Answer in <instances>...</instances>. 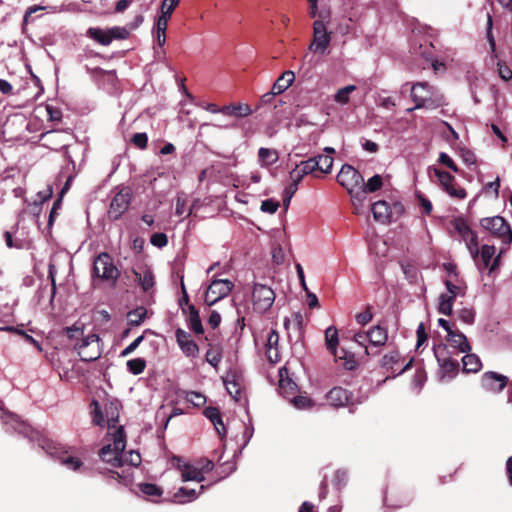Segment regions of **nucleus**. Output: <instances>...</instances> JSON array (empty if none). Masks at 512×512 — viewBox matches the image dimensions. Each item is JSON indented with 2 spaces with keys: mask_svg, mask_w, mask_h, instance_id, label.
I'll list each match as a JSON object with an SVG mask.
<instances>
[{
  "mask_svg": "<svg viewBox=\"0 0 512 512\" xmlns=\"http://www.w3.org/2000/svg\"><path fill=\"white\" fill-rule=\"evenodd\" d=\"M113 444L108 443L104 445L99 456L101 460L109 464L112 468H119L124 466L123 452L126 447V439L123 426H119L115 432H108Z\"/></svg>",
  "mask_w": 512,
  "mask_h": 512,
  "instance_id": "1",
  "label": "nucleus"
},
{
  "mask_svg": "<svg viewBox=\"0 0 512 512\" xmlns=\"http://www.w3.org/2000/svg\"><path fill=\"white\" fill-rule=\"evenodd\" d=\"M92 421L95 425H107L109 432H115L119 427L116 426L119 418V403L118 401H105L99 403L96 400L92 401Z\"/></svg>",
  "mask_w": 512,
  "mask_h": 512,
  "instance_id": "2",
  "label": "nucleus"
},
{
  "mask_svg": "<svg viewBox=\"0 0 512 512\" xmlns=\"http://www.w3.org/2000/svg\"><path fill=\"white\" fill-rule=\"evenodd\" d=\"M411 97L416 103L414 109L436 108L443 103V96L427 82H418L411 87Z\"/></svg>",
  "mask_w": 512,
  "mask_h": 512,
  "instance_id": "3",
  "label": "nucleus"
},
{
  "mask_svg": "<svg viewBox=\"0 0 512 512\" xmlns=\"http://www.w3.org/2000/svg\"><path fill=\"white\" fill-rule=\"evenodd\" d=\"M86 36L103 46H108L113 40L127 39L130 36V31L126 27L120 26H113L108 29L90 27L86 31Z\"/></svg>",
  "mask_w": 512,
  "mask_h": 512,
  "instance_id": "4",
  "label": "nucleus"
},
{
  "mask_svg": "<svg viewBox=\"0 0 512 512\" xmlns=\"http://www.w3.org/2000/svg\"><path fill=\"white\" fill-rule=\"evenodd\" d=\"M337 182L354 198L360 196L363 187V177L353 166L344 164L337 175Z\"/></svg>",
  "mask_w": 512,
  "mask_h": 512,
  "instance_id": "5",
  "label": "nucleus"
},
{
  "mask_svg": "<svg viewBox=\"0 0 512 512\" xmlns=\"http://www.w3.org/2000/svg\"><path fill=\"white\" fill-rule=\"evenodd\" d=\"M93 273L96 277L108 282H116L120 273L114 265L113 259L108 253L99 254L93 265Z\"/></svg>",
  "mask_w": 512,
  "mask_h": 512,
  "instance_id": "6",
  "label": "nucleus"
},
{
  "mask_svg": "<svg viewBox=\"0 0 512 512\" xmlns=\"http://www.w3.org/2000/svg\"><path fill=\"white\" fill-rule=\"evenodd\" d=\"M483 228L491 232L497 237L503 244H511L512 242V230L510 225L501 216H494L485 218L481 221Z\"/></svg>",
  "mask_w": 512,
  "mask_h": 512,
  "instance_id": "7",
  "label": "nucleus"
},
{
  "mask_svg": "<svg viewBox=\"0 0 512 512\" xmlns=\"http://www.w3.org/2000/svg\"><path fill=\"white\" fill-rule=\"evenodd\" d=\"M275 301V292L264 284H255L252 291L253 309L258 313H266Z\"/></svg>",
  "mask_w": 512,
  "mask_h": 512,
  "instance_id": "8",
  "label": "nucleus"
},
{
  "mask_svg": "<svg viewBox=\"0 0 512 512\" xmlns=\"http://www.w3.org/2000/svg\"><path fill=\"white\" fill-rule=\"evenodd\" d=\"M454 230L458 233L461 239L465 242L471 257L476 260L479 255L478 237L471 229L466 220L463 218H456L452 221Z\"/></svg>",
  "mask_w": 512,
  "mask_h": 512,
  "instance_id": "9",
  "label": "nucleus"
},
{
  "mask_svg": "<svg viewBox=\"0 0 512 512\" xmlns=\"http://www.w3.org/2000/svg\"><path fill=\"white\" fill-rule=\"evenodd\" d=\"M78 354L83 361H95L100 358L102 350L100 338L97 334L91 333L76 345Z\"/></svg>",
  "mask_w": 512,
  "mask_h": 512,
  "instance_id": "10",
  "label": "nucleus"
},
{
  "mask_svg": "<svg viewBox=\"0 0 512 512\" xmlns=\"http://www.w3.org/2000/svg\"><path fill=\"white\" fill-rule=\"evenodd\" d=\"M331 41L330 33L327 31L326 25L321 20H316L313 23V39L309 45V50L324 54Z\"/></svg>",
  "mask_w": 512,
  "mask_h": 512,
  "instance_id": "11",
  "label": "nucleus"
},
{
  "mask_svg": "<svg viewBox=\"0 0 512 512\" xmlns=\"http://www.w3.org/2000/svg\"><path fill=\"white\" fill-rule=\"evenodd\" d=\"M233 283L228 279H216L211 282L205 293V303L214 305L226 297L233 289Z\"/></svg>",
  "mask_w": 512,
  "mask_h": 512,
  "instance_id": "12",
  "label": "nucleus"
},
{
  "mask_svg": "<svg viewBox=\"0 0 512 512\" xmlns=\"http://www.w3.org/2000/svg\"><path fill=\"white\" fill-rule=\"evenodd\" d=\"M433 350L443 376L453 377L459 368L458 360L451 357L446 345H437Z\"/></svg>",
  "mask_w": 512,
  "mask_h": 512,
  "instance_id": "13",
  "label": "nucleus"
},
{
  "mask_svg": "<svg viewBox=\"0 0 512 512\" xmlns=\"http://www.w3.org/2000/svg\"><path fill=\"white\" fill-rule=\"evenodd\" d=\"M43 448L46 449L49 455L58 458L60 463L67 469L78 471L82 466V461L78 457L68 454L67 451L63 450V448L54 442L47 441Z\"/></svg>",
  "mask_w": 512,
  "mask_h": 512,
  "instance_id": "14",
  "label": "nucleus"
},
{
  "mask_svg": "<svg viewBox=\"0 0 512 512\" xmlns=\"http://www.w3.org/2000/svg\"><path fill=\"white\" fill-rule=\"evenodd\" d=\"M131 202V191L128 187L121 188L112 198L108 215L110 219H119L128 209Z\"/></svg>",
  "mask_w": 512,
  "mask_h": 512,
  "instance_id": "15",
  "label": "nucleus"
},
{
  "mask_svg": "<svg viewBox=\"0 0 512 512\" xmlns=\"http://www.w3.org/2000/svg\"><path fill=\"white\" fill-rule=\"evenodd\" d=\"M175 337L179 348L186 357L195 359L199 356V346L191 338V335L188 332L178 328L175 332Z\"/></svg>",
  "mask_w": 512,
  "mask_h": 512,
  "instance_id": "16",
  "label": "nucleus"
},
{
  "mask_svg": "<svg viewBox=\"0 0 512 512\" xmlns=\"http://www.w3.org/2000/svg\"><path fill=\"white\" fill-rule=\"evenodd\" d=\"M382 365L386 370L400 374L410 367L411 360L405 363V358H402L398 351H391L384 355Z\"/></svg>",
  "mask_w": 512,
  "mask_h": 512,
  "instance_id": "17",
  "label": "nucleus"
},
{
  "mask_svg": "<svg viewBox=\"0 0 512 512\" xmlns=\"http://www.w3.org/2000/svg\"><path fill=\"white\" fill-rule=\"evenodd\" d=\"M213 468L212 462L208 461L203 467H198L191 464H184L180 467L183 481H197L204 480L205 472Z\"/></svg>",
  "mask_w": 512,
  "mask_h": 512,
  "instance_id": "18",
  "label": "nucleus"
},
{
  "mask_svg": "<svg viewBox=\"0 0 512 512\" xmlns=\"http://www.w3.org/2000/svg\"><path fill=\"white\" fill-rule=\"evenodd\" d=\"M508 382V378L502 374L496 372H486L483 374L481 379L482 386L492 392L501 391Z\"/></svg>",
  "mask_w": 512,
  "mask_h": 512,
  "instance_id": "19",
  "label": "nucleus"
},
{
  "mask_svg": "<svg viewBox=\"0 0 512 512\" xmlns=\"http://www.w3.org/2000/svg\"><path fill=\"white\" fill-rule=\"evenodd\" d=\"M278 343L279 335L275 330L271 329L266 335L265 355L268 361L272 364L277 363L280 360Z\"/></svg>",
  "mask_w": 512,
  "mask_h": 512,
  "instance_id": "20",
  "label": "nucleus"
},
{
  "mask_svg": "<svg viewBox=\"0 0 512 512\" xmlns=\"http://www.w3.org/2000/svg\"><path fill=\"white\" fill-rule=\"evenodd\" d=\"M495 254V247L492 245H483L481 249L479 250V255L481 263L478 264L479 271L481 273L484 272V270H488L489 273H492L496 267L498 266V258H496L492 264H490L492 257Z\"/></svg>",
  "mask_w": 512,
  "mask_h": 512,
  "instance_id": "21",
  "label": "nucleus"
},
{
  "mask_svg": "<svg viewBox=\"0 0 512 512\" xmlns=\"http://www.w3.org/2000/svg\"><path fill=\"white\" fill-rule=\"evenodd\" d=\"M447 342L449 347L453 348L457 354L467 353L471 350L467 337L458 330H449Z\"/></svg>",
  "mask_w": 512,
  "mask_h": 512,
  "instance_id": "22",
  "label": "nucleus"
},
{
  "mask_svg": "<svg viewBox=\"0 0 512 512\" xmlns=\"http://www.w3.org/2000/svg\"><path fill=\"white\" fill-rule=\"evenodd\" d=\"M251 107L246 103H231L221 107V114L231 118H244L252 114Z\"/></svg>",
  "mask_w": 512,
  "mask_h": 512,
  "instance_id": "23",
  "label": "nucleus"
},
{
  "mask_svg": "<svg viewBox=\"0 0 512 512\" xmlns=\"http://www.w3.org/2000/svg\"><path fill=\"white\" fill-rule=\"evenodd\" d=\"M327 401L331 406L342 407L350 400V393L342 387H334L327 393Z\"/></svg>",
  "mask_w": 512,
  "mask_h": 512,
  "instance_id": "24",
  "label": "nucleus"
},
{
  "mask_svg": "<svg viewBox=\"0 0 512 512\" xmlns=\"http://www.w3.org/2000/svg\"><path fill=\"white\" fill-rule=\"evenodd\" d=\"M295 74L293 71L287 70L274 82L271 91L275 95L285 92L294 82Z\"/></svg>",
  "mask_w": 512,
  "mask_h": 512,
  "instance_id": "25",
  "label": "nucleus"
},
{
  "mask_svg": "<svg viewBox=\"0 0 512 512\" xmlns=\"http://www.w3.org/2000/svg\"><path fill=\"white\" fill-rule=\"evenodd\" d=\"M204 415L213 423L220 438H224L226 435V429L219 409L215 407H208L204 410Z\"/></svg>",
  "mask_w": 512,
  "mask_h": 512,
  "instance_id": "26",
  "label": "nucleus"
},
{
  "mask_svg": "<svg viewBox=\"0 0 512 512\" xmlns=\"http://www.w3.org/2000/svg\"><path fill=\"white\" fill-rule=\"evenodd\" d=\"M135 280L141 286L144 292H150L155 285V278L153 272L145 268L141 271H134Z\"/></svg>",
  "mask_w": 512,
  "mask_h": 512,
  "instance_id": "27",
  "label": "nucleus"
},
{
  "mask_svg": "<svg viewBox=\"0 0 512 512\" xmlns=\"http://www.w3.org/2000/svg\"><path fill=\"white\" fill-rule=\"evenodd\" d=\"M331 354H333L335 361L339 362L340 365H342L346 370H353L357 365L354 354L346 351L343 348L336 349L335 351L331 352Z\"/></svg>",
  "mask_w": 512,
  "mask_h": 512,
  "instance_id": "28",
  "label": "nucleus"
},
{
  "mask_svg": "<svg viewBox=\"0 0 512 512\" xmlns=\"http://www.w3.org/2000/svg\"><path fill=\"white\" fill-rule=\"evenodd\" d=\"M367 333L369 343L373 346H382L386 343L388 339L387 331L379 325L374 326L373 328L368 330Z\"/></svg>",
  "mask_w": 512,
  "mask_h": 512,
  "instance_id": "29",
  "label": "nucleus"
},
{
  "mask_svg": "<svg viewBox=\"0 0 512 512\" xmlns=\"http://www.w3.org/2000/svg\"><path fill=\"white\" fill-rule=\"evenodd\" d=\"M373 217L376 221L385 223L389 220L391 212L385 201H377L372 205Z\"/></svg>",
  "mask_w": 512,
  "mask_h": 512,
  "instance_id": "30",
  "label": "nucleus"
},
{
  "mask_svg": "<svg viewBox=\"0 0 512 512\" xmlns=\"http://www.w3.org/2000/svg\"><path fill=\"white\" fill-rule=\"evenodd\" d=\"M204 486H200L199 492L195 489H189L186 487H182L178 489V491L174 494L175 502L177 503H186L191 502L197 498V496L203 491Z\"/></svg>",
  "mask_w": 512,
  "mask_h": 512,
  "instance_id": "31",
  "label": "nucleus"
},
{
  "mask_svg": "<svg viewBox=\"0 0 512 512\" xmlns=\"http://www.w3.org/2000/svg\"><path fill=\"white\" fill-rule=\"evenodd\" d=\"M462 363H463V370L466 372L476 373L482 367L480 358L476 354H472L469 352H467L466 355L463 356Z\"/></svg>",
  "mask_w": 512,
  "mask_h": 512,
  "instance_id": "32",
  "label": "nucleus"
},
{
  "mask_svg": "<svg viewBox=\"0 0 512 512\" xmlns=\"http://www.w3.org/2000/svg\"><path fill=\"white\" fill-rule=\"evenodd\" d=\"M188 327L194 333L201 335L204 332L201 319L197 309L194 306L189 307V315H188Z\"/></svg>",
  "mask_w": 512,
  "mask_h": 512,
  "instance_id": "33",
  "label": "nucleus"
},
{
  "mask_svg": "<svg viewBox=\"0 0 512 512\" xmlns=\"http://www.w3.org/2000/svg\"><path fill=\"white\" fill-rule=\"evenodd\" d=\"M356 89L357 87L355 85H347L338 89L334 95V101L340 105L348 104L351 93L356 91Z\"/></svg>",
  "mask_w": 512,
  "mask_h": 512,
  "instance_id": "34",
  "label": "nucleus"
},
{
  "mask_svg": "<svg viewBox=\"0 0 512 512\" xmlns=\"http://www.w3.org/2000/svg\"><path fill=\"white\" fill-rule=\"evenodd\" d=\"M338 340L337 328L335 326H329L325 330V343L330 353L338 349Z\"/></svg>",
  "mask_w": 512,
  "mask_h": 512,
  "instance_id": "35",
  "label": "nucleus"
},
{
  "mask_svg": "<svg viewBox=\"0 0 512 512\" xmlns=\"http://www.w3.org/2000/svg\"><path fill=\"white\" fill-rule=\"evenodd\" d=\"M140 492L148 497L150 500L159 498L162 495V490L156 484L153 483H140L138 485Z\"/></svg>",
  "mask_w": 512,
  "mask_h": 512,
  "instance_id": "36",
  "label": "nucleus"
},
{
  "mask_svg": "<svg viewBox=\"0 0 512 512\" xmlns=\"http://www.w3.org/2000/svg\"><path fill=\"white\" fill-rule=\"evenodd\" d=\"M455 297L453 295H448L447 293H443L439 297L438 311L444 315H450L452 313L453 303Z\"/></svg>",
  "mask_w": 512,
  "mask_h": 512,
  "instance_id": "37",
  "label": "nucleus"
},
{
  "mask_svg": "<svg viewBox=\"0 0 512 512\" xmlns=\"http://www.w3.org/2000/svg\"><path fill=\"white\" fill-rule=\"evenodd\" d=\"M147 315V310L144 307H137L130 311L127 315L128 323L131 326H139L143 323Z\"/></svg>",
  "mask_w": 512,
  "mask_h": 512,
  "instance_id": "38",
  "label": "nucleus"
},
{
  "mask_svg": "<svg viewBox=\"0 0 512 512\" xmlns=\"http://www.w3.org/2000/svg\"><path fill=\"white\" fill-rule=\"evenodd\" d=\"M258 156L264 166H270L278 160V154L273 149L262 147L258 151Z\"/></svg>",
  "mask_w": 512,
  "mask_h": 512,
  "instance_id": "39",
  "label": "nucleus"
},
{
  "mask_svg": "<svg viewBox=\"0 0 512 512\" xmlns=\"http://www.w3.org/2000/svg\"><path fill=\"white\" fill-rule=\"evenodd\" d=\"M382 185H383L382 177L378 174L374 175L367 181V183L363 182V187L360 190V196L367 192L373 193V192L379 190L382 187Z\"/></svg>",
  "mask_w": 512,
  "mask_h": 512,
  "instance_id": "40",
  "label": "nucleus"
},
{
  "mask_svg": "<svg viewBox=\"0 0 512 512\" xmlns=\"http://www.w3.org/2000/svg\"><path fill=\"white\" fill-rule=\"evenodd\" d=\"M224 384L226 387L227 392L235 399L239 400L241 396V386L240 384L235 380L234 376H232V379L230 377H227L224 379Z\"/></svg>",
  "mask_w": 512,
  "mask_h": 512,
  "instance_id": "41",
  "label": "nucleus"
},
{
  "mask_svg": "<svg viewBox=\"0 0 512 512\" xmlns=\"http://www.w3.org/2000/svg\"><path fill=\"white\" fill-rule=\"evenodd\" d=\"M316 158L317 170L322 173H330L333 166V158L330 155H319Z\"/></svg>",
  "mask_w": 512,
  "mask_h": 512,
  "instance_id": "42",
  "label": "nucleus"
},
{
  "mask_svg": "<svg viewBox=\"0 0 512 512\" xmlns=\"http://www.w3.org/2000/svg\"><path fill=\"white\" fill-rule=\"evenodd\" d=\"M451 198L457 199V200H464L467 197V193L463 187L458 185V183L455 181L453 182L450 187L444 190Z\"/></svg>",
  "mask_w": 512,
  "mask_h": 512,
  "instance_id": "43",
  "label": "nucleus"
},
{
  "mask_svg": "<svg viewBox=\"0 0 512 512\" xmlns=\"http://www.w3.org/2000/svg\"><path fill=\"white\" fill-rule=\"evenodd\" d=\"M434 173H435V176L438 178L439 184L443 190L450 187V185L456 181L455 177L446 171L435 169Z\"/></svg>",
  "mask_w": 512,
  "mask_h": 512,
  "instance_id": "44",
  "label": "nucleus"
},
{
  "mask_svg": "<svg viewBox=\"0 0 512 512\" xmlns=\"http://www.w3.org/2000/svg\"><path fill=\"white\" fill-rule=\"evenodd\" d=\"M179 3V0H163L159 8V15L171 18L174 9Z\"/></svg>",
  "mask_w": 512,
  "mask_h": 512,
  "instance_id": "45",
  "label": "nucleus"
},
{
  "mask_svg": "<svg viewBox=\"0 0 512 512\" xmlns=\"http://www.w3.org/2000/svg\"><path fill=\"white\" fill-rule=\"evenodd\" d=\"M146 367V361L142 358H134L127 362L128 371L134 375L141 374Z\"/></svg>",
  "mask_w": 512,
  "mask_h": 512,
  "instance_id": "46",
  "label": "nucleus"
},
{
  "mask_svg": "<svg viewBox=\"0 0 512 512\" xmlns=\"http://www.w3.org/2000/svg\"><path fill=\"white\" fill-rule=\"evenodd\" d=\"M291 403L297 409H309L314 405L313 401L306 394H300L293 397L291 399Z\"/></svg>",
  "mask_w": 512,
  "mask_h": 512,
  "instance_id": "47",
  "label": "nucleus"
},
{
  "mask_svg": "<svg viewBox=\"0 0 512 512\" xmlns=\"http://www.w3.org/2000/svg\"><path fill=\"white\" fill-rule=\"evenodd\" d=\"M123 462L129 464L132 467H137L141 464V456L139 452L131 450L127 454L123 453Z\"/></svg>",
  "mask_w": 512,
  "mask_h": 512,
  "instance_id": "48",
  "label": "nucleus"
},
{
  "mask_svg": "<svg viewBox=\"0 0 512 512\" xmlns=\"http://www.w3.org/2000/svg\"><path fill=\"white\" fill-rule=\"evenodd\" d=\"M186 400L195 407H201L206 403V397L195 391L188 392L186 394Z\"/></svg>",
  "mask_w": 512,
  "mask_h": 512,
  "instance_id": "49",
  "label": "nucleus"
},
{
  "mask_svg": "<svg viewBox=\"0 0 512 512\" xmlns=\"http://www.w3.org/2000/svg\"><path fill=\"white\" fill-rule=\"evenodd\" d=\"M445 284H446V287L448 290V292H447L448 295H453V297H455V298L458 296H464L465 287L463 285L454 284L450 280H446Z\"/></svg>",
  "mask_w": 512,
  "mask_h": 512,
  "instance_id": "50",
  "label": "nucleus"
},
{
  "mask_svg": "<svg viewBox=\"0 0 512 512\" xmlns=\"http://www.w3.org/2000/svg\"><path fill=\"white\" fill-rule=\"evenodd\" d=\"M298 166L302 170V173L309 175L317 170L316 158H310L308 160L302 161L300 164H298Z\"/></svg>",
  "mask_w": 512,
  "mask_h": 512,
  "instance_id": "51",
  "label": "nucleus"
},
{
  "mask_svg": "<svg viewBox=\"0 0 512 512\" xmlns=\"http://www.w3.org/2000/svg\"><path fill=\"white\" fill-rule=\"evenodd\" d=\"M459 155L466 165L471 166L476 164L477 158L473 151L467 148H461L459 150Z\"/></svg>",
  "mask_w": 512,
  "mask_h": 512,
  "instance_id": "52",
  "label": "nucleus"
},
{
  "mask_svg": "<svg viewBox=\"0 0 512 512\" xmlns=\"http://www.w3.org/2000/svg\"><path fill=\"white\" fill-rule=\"evenodd\" d=\"M206 361L211 364L213 367H217V365L221 361V354L215 348H210L206 352Z\"/></svg>",
  "mask_w": 512,
  "mask_h": 512,
  "instance_id": "53",
  "label": "nucleus"
},
{
  "mask_svg": "<svg viewBox=\"0 0 512 512\" xmlns=\"http://www.w3.org/2000/svg\"><path fill=\"white\" fill-rule=\"evenodd\" d=\"M279 208V202L273 199L264 200L261 204V211L273 214Z\"/></svg>",
  "mask_w": 512,
  "mask_h": 512,
  "instance_id": "54",
  "label": "nucleus"
},
{
  "mask_svg": "<svg viewBox=\"0 0 512 512\" xmlns=\"http://www.w3.org/2000/svg\"><path fill=\"white\" fill-rule=\"evenodd\" d=\"M150 242L152 245L162 248L165 247L168 243V238L164 233H155L151 236Z\"/></svg>",
  "mask_w": 512,
  "mask_h": 512,
  "instance_id": "55",
  "label": "nucleus"
},
{
  "mask_svg": "<svg viewBox=\"0 0 512 512\" xmlns=\"http://www.w3.org/2000/svg\"><path fill=\"white\" fill-rule=\"evenodd\" d=\"M438 161H439L441 164H443V165L447 166L449 169H451V170H452V171H454V172H458V171H459V169H458L457 165L455 164V162H454V161L451 159V157H450L447 153H445V152H441V153L439 154V159H438Z\"/></svg>",
  "mask_w": 512,
  "mask_h": 512,
  "instance_id": "56",
  "label": "nucleus"
},
{
  "mask_svg": "<svg viewBox=\"0 0 512 512\" xmlns=\"http://www.w3.org/2000/svg\"><path fill=\"white\" fill-rule=\"evenodd\" d=\"M132 142L138 148L144 149L147 147L148 137L146 133H136L132 137Z\"/></svg>",
  "mask_w": 512,
  "mask_h": 512,
  "instance_id": "57",
  "label": "nucleus"
},
{
  "mask_svg": "<svg viewBox=\"0 0 512 512\" xmlns=\"http://www.w3.org/2000/svg\"><path fill=\"white\" fill-rule=\"evenodd\" d=\"M297 189H298V184H295L293 182H291V184L286 187V189L284 191V200H283L285 207L289 206L290 200L293 197V195L296 193Z\"/></svg>",
  "mask_w": 512,
  "mask_h": 512,
  "instance_id": "58",
  "label": "nucleus"
},
{
  "mask_svg": "<svg viewBox=\"0 0 512 512\" xmlns=\"http://www.w3.org/2000/svg\"><path fill=\"white\" fill-rule=\"evenodd\" d=\"M459 318L466 324H472L474 322L475 313L472 309L464 308L460 311Z\"/></svg>",
  "mask_w": 512,
  "mask_h": 512,
  "instance_id": "59",
  "label": "nucleus"
},
{
  "mask_svg": "<svg viewBox=\"0 0 512 512\" xmlns=\"http://www.w3.org/2000/svg\"><path fill=\"white\" fill-rule=\"evenodd\" d=\"M353 340L358 343L361 346L365 347V353L368 355V348L366 346L367 343H369L368 333L366 332H358L355 333L353 336Z\"/></svg>",
  "mask_w": 512,
  "mask_h": 512,
  "instance_id": "60",
  "label": "nucleus"
},
{
  "mask_svg": "<svg viewBox=\"0 0 512 512\" xmlns=\"http://www.w3.org/2000/svg\"><path fill=\"white\" fill-rule=\"evenodd\" d=\"M144 340V335L137 337L132 343H130L122 352L121 356L126 357L131 354Z\"/></svg>",
  "mask_w": 512,
  "mask_h": 512,
  "instance_id": "61",
  "label": "nucleus"
},
{
  "mask_svg": "<svg viewBox=\"0 0 512 512\" xmlns=\"http://www.w3.org/2000/svg\"><path fill=\"white\" fill-rule=\"evenodd\" d=\"M170 18L159 15L155 19L154 30L166 31Z\"/></svg>",
  "mask_w": 512,
  "mask_h": 512,
  "instance_id": "62",
  "label": "nucleus"
},
{
  "mask_svg": "<svg viewBox=\"0 0 512 512\" xmlns=\"http://www.w3.org/2000/svg\"><path fill=\"white\" fill-rule=\"evenodd\" d=\"M290 179L291 182L295 184H299L301 180L306 176L304 173H302V170L299 168L298 165L290 172Z\"/></svg>",
  "mask_w": 512,
  "mask_h": 512,
  "instance_id": "63",
  "label": "nucleus"
},
{
  "mask_svg": "<svg viewBox=\"0 0 512 512\" xmlns=\"http://www.w3.org/2000/svg\"><path fill=\"white\" fill-rule=\"evenodd\" d=\"M498 73L499 76L505 81H508L512 78V71L505 64L498 63Z\"/></svg>",
  "mask_w": 512,
  "mask_h": 512,
  "instance_id": "64",
  "label": "nucleus"
}]
</instances>
